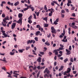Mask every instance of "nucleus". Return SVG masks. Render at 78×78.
I'll return each mask as SVG.
<instances>
[{
    "label": "nucleus",
    "mask_w": 78,
    "mask_h": 78,
    "mask_svg": "<svg viewBox=\"0 0 78 78\" xmlns=\"http://www.w3.org/2000/svg\"><path fill=\"white\" fill-rule=\"evenodd\" d=\"M22 16L23 15L22 13H19L18 14V17L20 18L19 20L17 21V23H20L22 24Z\"/></svg>",
    "instance_id": "f257e3e1"
},
{
    "label": "nucleus",
    "mask_w": 78,
    "mask_h": 78,
    "mask_svg": "<svg viewBox=\"0 0 78 78\" xmlns=\"http://www.w3.org/2000/svg\"><path fill=\"white\" fill-rule=\"evenodd\" d=\"M51 32L52 33H54V34H56V30L55 29L54 27H51Z\"/></svg>",
    "instance_id": "f03ea898"
},
{
    "label": "nucleus",
    "mask_w": 78,
    "mask_h": 78,
    "mask_svg": "<svg viewBox=\"0 0 78 78\" xmlns=\"http://www.w3.org/2000/svg\"><path fill=\"white\" fill-rule=\"evenodd\" d=\"M3 20L4 23L3 22L2 23V25L3 26H4V27H6V23H8V22L4 20Z\"/></svg>",
    "instance_id": "7ed1b4c3"
},
{
    "label": "nucleus",
    "mask_w": 78,
    "mask_h": 78,
    "mask_svg": "<svg viewBox=\"0 0 78 78\" xmlns=\"http://www.w3.org/2000/svg\"><path fill=\"white\" fill-rule=\"evenodd\" d=\"M16 24L15 23H13L12 25V29H13L16 27Z\"/></svg>",
    "instance_id": "20e7f679"
},
{
    "label": "nucleus",
    "mask_w": 78,
    "mask_h": 78,
    "mask_svg": "<svg viewBox=\"0 0 78 78\" xmlns=\"http://www.w3.org/2000/svg\"><path fill=\"white\" fill-rule=\"evenodd\" d=\"M33 43V40H28L27 41V45H28V44H31Z\"/></svg>",
    "instance_id": "39448f33"
},
{
    "label": "nucleus",
    "mask_w": 78,
    "mask_h": 78,
    "mask_svg": "<svg viewBox=\"0 0 78 78\" xmlns=\"http://www.w3.org/2000/svg\"><path fill=\"white\" fill-rule=\"evenodd\" d=\"M66 51L67 52V55H70L71 53L70 51L68 50L67 49H66Z\"/></svg>",
    "instance_id": "423d86ee"
},
{
    "label": "nucleus",
    "mask_w": 78,
    "mask_h": 78,
    "mask_svg": "<svg viewBox=\"0 0 78 78\" xmlns=\"http://www.w3.org/2000/svg\"><path fill=\"white\" fill-rule=\"evenodd\" d=\"M37 61L38 62H41V58L38 57V58L37 59Z\"/></svg>",
    "instance_id": "0eeeda50"
},
{
    "label": "nucleus",
    "mask_w": 78,
    "mask_h": 78,
    "mask_svg": "<svg viewBox=\"0 0 78 78\" xmlns=\"http://www.w3.org/2000/svg\"><path fill=\"white\" fill-rule=\"evenodd\" d=\"M0 61H3L4 62H6V58L5 57L3 59H0Z\"/></svg>",
    "instance_id": "6e6552de"
},
{
    "label": "nucleus",
    "mask_w": 78,
    "mask_h": 78,
    "mask_svg": "<svg viewBox=\"0 0 78 78\" xmlns=\"http://www.w3.org/2000/svg\"><path fill=\"white\" fill-rule=\"evenodd\" d=\"M41 33V32H40V31H37L36 34L35 35H36V36H38V35H39V34H40V33Z\"/></svg>",
    "instance_id": "1a4fd4ad"
},
{
    "label": "nucleus",
    "mask_w": 78,
    "mask_h": 78,
    "mask_svg": "<svg viewBox=\"0 0 78 78\" xmlns=\"http://www.w3.org/2000/svg\"><path fill=\"white\" fill-rule=\"evenodd\" d=\"M18 51H19V53H23V51H25V49H19Z\"/></svg>",
    "instance_id": "9d476101"
},
{
    "label": "nucleus",
    "mask_w": 78,
    "mask_h": 78,
    "mask_svg": "<svg viewBox=\"0 0 78 78\" xmlns=\"http://www.w3.org/2000/svg\"><path fill=\"white\" fill-rule=\"evenodd\" d=\"M51 11H52V12H55V10L52 8H51V9H48V11H49L50 12L51 11Z\"/></svg>",
    "instance_id": "9b49d317"
},
{
    "label": "nucleus",
    "mask_w": 78,
    "mask_h": 78,
    "mask_svg": "<svg viewBox=\"0 0 78 78\" xmlns=\"http://www.w3.org/2000/svg\"><path fill=\"white\" fill-rule=\"evenodd\" d=\"M52 14H53V12L52 11H51L50 13H49V16L50 17H51V16H52Z\"/></svg>",
    "instance_id": "f8f14e48"
},
{
    "label": "nucleus",
    "mask_w": 78,
    "mask_h": 78,
    "mask_svg": "<svg viewBox=\"0 0 78 78\" xmlns=\"http://www.w3.org/2000/svg\"><path fill=\"white\" fill-rule=\"evenodd\" d=\"M60 51V49H58L57 50L55 49L54 50V51H53V53H55L56 51Z\"/></svg>",
    "instance_id": "ddd939ff"
},
{
    "label": "nucleus",
    "mask_w": 78,
    "mask_h": 78,
    "mask_svg": "<svg viewBox=\"0 0 78 78\" xmlns=\"http://www.w3.org/2000/svg\"><path fill=\"white\" fill-rule=\"evenodd\" d=\"M68 70H67V73H69L70 72V71H71V69L70 68H68Z\"/></svg>",
    "instance_id": "4468645a"
},
{
    "label": "nucleus",
    "mask_w": 78,
    "mask_h": 78,
    "mask_svg": "<svg viewBox=\"0 0 78 78\" xmlns=\"http://www.w3.org/2000/svg\"><path fill=\"white\" fill-rule=\"evenodd\" d=\"M31 6H32V5H27V8L28 9H30V8L31 9Z\"/></svg>",
    "instance_id": "2eb2a0df"
},
{
    "label": "nucleus",
    "mask_w": 78,
    "mask_h": 78,
    "mask_svg": "<svg viewBox=\"0 0 78 78\" xmlns=\"http://www.w3.org/2000/svg\"><path fill=\"white\" fill-rule=\"evenodd\" d=\"M19 4V2L18 1L17 2H16V3H15L14 5L15 6H17V5H18Z\"/></svg>",
    "instance_id": "dca6fc26"
},
{
    "label": "nucleus",
    "mask_w": 78,
    "mask_h": 78,
    "mask_svg": "<svg viewBox=\"0 0 78 78\" xmlns=\"http://www.w3.org/2000/svg\"><path fill=\"white\" fill-rule=\"evenodd\" d=\"M72 28H74V29H76L77 27V26L74 25V26H73Z\"/></svg>",
    "instance_id": "f3484780"
},
{
    "label": "nucleus",
    "mask_w": 78,
    "mask_h": 78,
    "mask_svg": "<svg viewBox=\"0 0 78 78\" xmlns=\"http://www.w3.org/2000/svg\"><path fill=\"white\" fill-rule=\"evenodd\" d=\"M45 45H48V46H49V45H50V43L49 42H45Z\"/></svg>",
    "instance_id": "a211bd4d"
},
{
    "label": "nucleus",
    "mask_w": 78,
    "mask_h": 78,
    "mask_svg": "<svg viewBox=\"0 0 78 78\" xmlns=\"http://www.w3.org/2000/svg\"><path fill=\"white\" fill-rule=\"evenodd\" d=\"M48 71V69H47V68H46L45 69L44 72V73H46V72H47Z\"/></svg>",
    "instance_id": "6ab92c4d"
},
{
    "label": "nucleus",
    "mask_w": 78,
    "mask_h": 78,
    "mask_svg": "<svg viewBox=\"0 0 78 78\" xmlns=\"http://www.w3.org/2000/svg\"><path fill=\"white\" fill-rule=\"evenodd\" d=\"M68 58H66V59H65V60H64V62H65V63H66V62H67V61H68Z\"/></svg>",
    "instance_id": "aec40b11"
},
{
    "label": "nucleus",
    "mask_w": 78,
    "mask_h": 78,
    "mask_svg": "<svg viewBox=\"0 0 78 78\" xmlns=\"http://www.w3.org/2000/svg\"><path fill=\"white\" fill-rule=\"evenodd\" d=\"M30 9L32 10V11L33 12L34 11V8L33 7H31Z\"/></svg>",
    "instance_id": "412c9836"
},
{
    "label": "nucleus",
    "mask_w": 78,
    "mask_h": 78,
    "mask_svg": "<svg viewBox=\"0 0 78 78\" xmlns=\"http://www.w3.org/2000/svg\"><path fill=\"white\" fill-rule=\"evenodd\" d=\"M14 53L15 52H10V55H14Z\"/></svg>",
    "instance_id": "4be33fe9"
},
{
    "label": "nucleus",
    "mask_w": 78,
    "mask_h": 78,
    "mask_svg": "<svg viewBox=\"0 0 78 78\" xmlns=\"http://www.w3.org/2000/svg\"><path fill=\"white\" fill-rule=\"evenodd\" d=\"M66 73H67V71H65L64 72V75H67V74Z\"/></svg>",
    "instance_id": "5701e85b"
},
{
    "label": "nucleus",
    "mask_w": 78,
    "mask_h": 78,
    "mask_svg": "<svg viewBox=\"0 0 78 78\" xmlns=\"http://www.w3.org/2000/svg\"><path fill=\"white\" fill-rule=\"evenodd\" d=\"M44 20H45L46 22H47V17H46L43 18Z\"/></svg>",
    "instance_id": "b1692460"
},
{
    "label": "nucleus",
    "mask_w": 78,
    "mask_h": 78,
    "mask_svg": "<svg viewBox=\"0 0 78 78\" xmlns=\"http://www.w3.org/2000/svg\"><path fill=\"white\" fill-rule=\"evenodd\" d=\"M62 41L64 42H67V39H66L65 40L64 39L62 40Z\"/></svg>",
    "instance_id": "393cba45"
},
{
    "label": "nucleus",
    "mask_w": 78,
    "mask_h": 78,
    "mask_svg": "<svg viewBox=\"0 0 78 78\" xmlns=\"http://www.w3.org/2000/svg\"><path fill=\"white\" fill-rule=\"evenodd\" d=\"M5 20H9V19H8V18L6 17L5 18L3 19Z\"/></svg>",
    "instance_id": "a878e982"
},
{
    "label": "nucleus",
    "mask_w": 78,
    "mask_h": 78,
    "mask_svg": "<svg viewBox=\"0 0 78 78\" xmlns=\"http://www.w3.org/2000/svg\"><path fill=\"white\" fill-rule=\"evenodd\" d=\"M19 73V71H15L13 72V74H14L15 73Z\"/></svg>",
    "instance_id": "bb28decb"
},
{
    "label": "nucleus",
    "mask_w": 78,
    "mask_h": 78,
    "mask_svg": "<svg viewBox=\"0 0 78 78\" xmlns=\"http://www.w3.org/2000/svg\"><path fill=\"white\" fill-rule=\"evenodd\" d=\"M34 39L36 41H38V37H35L34 38Z\"/></svg>",
    "instance_id": "cd10ccee"
},
{
    "label": "nucleus",
    "mask_w": 78,
    "mask_h": 78,
    "mask_svg": "<svg viewBox=\"0 0 78 78\" xmlns=\"http://www.w3.org/2000/svg\"><path fill=\"white\" fill-rule=\"evenodd\" d=\"M44 9L45 10H47V5H45L44 6Z\"/></svg>",
    "instance_id": "c85d7f7f"
},
{
    "label": "nucleus",
    "mask_w": 78,
    "mask_h": 78,
    "mask_svg": "<svg viewBox=\"0 0 78 78\" xmlns=\"http://www.w3.org/2000/svg\"><path fill=\"white\" fill-rule=\"evenodd\" d=\"M32 19V16L31 15L29 17L28 19L29 20H31Z\"/></svg>",
    "instance_id": "c756f323"
},
{
    "label": "nucleus",
    "mask_w": 78,
    "mask_h": 78,
    "mask_svg": "<svg viewBox=\"0 0 78 78\" xmlns=\"http://www.w3.org/2000/svg\"><path fill=\"white\" fill-rule=\"evenodd\" d=\"M70 61L72 62H73V58H71L70 59Z\"/></svg>",
    "instance_id": "7c9ffc66"
},
{
    "label": "nucleus",
    "mask_w": 78,
    "mask_h": 78,
    "mask_svg": "<svg viewBox=\"0 0 78 78\" xmlns=\"http://www.w3.org/2000/svg\"><path fill=\"white\" fill-rule=\"evenodd\" d=\"M30 46H29L28 47H27L26 48V50H28L29 49H30Z\"/></svg>",
    "instance_id": "2f4dec72"
},
{
    "label": "nucleus",
    "mask_w": 78,
    "mask_h": 78,
    "mask_svg": "<svg viewBox=\"0 0 78 78\" xmlns=\"http://www.w3.org/2000/svg\"><path fill=\"white\" fill-rule=\"evenodd\" d=\"M3 36H4L5 37H8V35H7V34H6V33L5 34H3Z\"/></svg>",
    "instance_id": "473e14b6"
},
{
    "label": "nucleus",
    "mask_w": 78,
    "mask_h": 78,
    "mask_svg": "<svg viewBox=\"0 0 78 78\" xmlns=\"http://www.w3.org/2000/svg\"><path fill=\"white\" fill-rule=\"evenodd\" d=\"M69 50L71 51L72 50V46H70L69 48Z\"/></svg>",
    "instance_id": "72a5a7b5"
},
{
    "label": "nucleus",
    "mask_w": 78,
    "mask_h": 78,
    "mask_svg": "<svg viewBox=\"0 0 78 78\" xmlns=\"http://www.w3.org/2000/svg\"><path fill=\"white\" fill-rule=\"evenodd\" d=\"M44 27H48V24H44Z\"/></svg>",
    "instance_id": "f704fd0d"
},
{
    "label": "nucleus",
    "mask_w": 78,
    "mask_h": 78,
    "mask_svg": "<svg viewBox=\"0 0 78 78\" xmlns=\"http://www.w3.org/2000/svg\"><path fill=\"white\" fill-rule=\"evenodd\" d=\"M34 18L35 19H36V14H34Z\"/></svg>",
    "instance_id": "c9c22d12"
},
{
    "label": "nucleus",
    "mask_w": 78,
    "mask_h": 78,
    "mask_svg": "<svg viewBox=\"0 0 78 78\" xmlns=\"http://www.w3.org/2000/svg\"><path fill=\"white\" fill-rule=\"evenodd\" d=\"M40 53L42 55H44V52H40Z\"/></svg>",
    "instance_id": "e433bc0d"
},
{
    "label": "nucleus",
    "mask_w": 78,
    "mask_h": 78,
    "mask_svg": "<svg viewBox=\"0 0 78 78\" xmlns=\"http://www.w3.org/2000/svg\"><path fill=\"white\" fill-rule=\"evenodd\" d=\"M2 16V17H5V13H3Z\"/></svg>",
    "instance_id": "4c0bfd02"
},
{
    "label": "nucleus",
    "mask_w": 78,
    "mask_h": 78,
    "mask_svg": "<svg viewBox=\"0 0 78 78\" xmlns=\"http://www.w3.org/2000/svg\"><path fill=\"white\" fill-rule=\"evenodd\" d=\"M55 55H58V52L57 51L55 52Z\"/></svg>",
    "instance_id": "58836bf2"
},
{
    "label": "nucleus",
    "mask_w": 78,
    "mask_h": 78,
    "mask_svg": "<svg viewBox=\"0 0 78 78\" xmlns=\"http://www.w3.org/2000/svg\"><path fill=\"white\" fill-rule=\"evenodd\" d=\"M36 27L37 28H40V27H41V26H40V25H37Z\"/></svg>",
    "instance_id": "ea45409f"
},
{
    "label": "nucleus",
    "mask_w": 78,
    "mask_h": 78,
    "mask_svg": "<svg viewBox=\"0 0 78 78\" xmlns=\"http://www.w3.org/2000/svg\"><path fill=\"white\" fill-rule=\"evenodd\" d=\"M75 7H73L72 8H71V10L72 11L73 10H74V9H75Z\"/></svg>",
    "instance_id": "a19ab883"
},
{
    "label": "nucleus",
    "mask_w": 78,
    "mask_h": 78,
    "mask_svg": "<svg viewBox=\"0 0 78 78\" xmlns=\"http://www.w3.org/2000/svg\"><path fill=\"white\" fill-rule=\"evenodd\" d=\"M52 2H53V3H55V4H56V5H58V2H57L53 1H52Z\"/></svg>",
    "instance_id": "79ce46f5"
},
{
    "label": "nucleus",
    "mask_w": 78,
    "mask_h": 78,
    "mask_svg": "<svg viewBox=\"0 0 78 78\" xmlns=\"http://www.w3.org/2000/svg\"><path fill=\"white\" fill-rule=\"evenodd\" d=\"M37 69H38V70H40L41 69V66H38L37 67Z\"/></svg>",
    "instance_id": "37998d69"
},
{
    "label": "nucleus",
    "mask_w": 78,
    "mask_h": 78,
    "mask_svg": "<svg viewBox=\"0 0 78 78\" xmlns=\"http://www.w3.org/2000/svg\"><path fill=\"white\" fill-rule=\"evenodd\" d=\"M48 54H49V56H51V55H52V54H53L52 53H51V52H49L48 53Z\"/></svg>",
    "instance_id": "c03bdc74"
},
{
    "label": "nucleus",
    "mask_w": 78,
    "mask_h": 78,
    "mask_svg": "<svg viewBox=\"0 0 78 78\" xmlns=\"http://www.w3.org/2000/svg\"><path fill=\"white\" fill-rule=\"evenodd\" d=\"M28 22L30 24L31 23H32V21H31V20H29L28 21Z\"/></svg>",
    "instance_id": "a18cd8bd"
},
{
    "label": "nucleus",
    "mask_w": 78,
    "mask_h": 78,
    "mask_svg": "<svg viewBox=\"0 0 78 78\" xmlns=\"http://www.w3.org/2000/svg\"><path fill=\"white\" fill-rule=\"evenodd\" d=\"M30 30H34V29L33 28V27L31 26L30 27Z\"/></svg>",
    "instance_id": "49530a36"
},
{
    "label": "nucleus",
    "mask_w": 78,
    "mask_h": 78,
    "mask_svg": "<svg viewBox=\"0 0 78 78\" xmlns=\"http://www.w3.org/2000/svg\"><path fill=\"white\" fill-rule=\"evenodd\" d=\"M51 37V34H49V35H48L47 37L49 38V37Z\"/></svg>",
    "instance_id": "de8ad7c7"
},
{
    "label": "nucleus",
    "mask_w": 78,
    "mask_h": 78,
    "mask_svg": "<svg viewBox=\"0 0 78 78\" xmlns=\"http://www.w3.org/2000/svg\"><path fill=\"white\" fill-rule=\"evenodd\" d=\"M59 53H60V54L62 55V51H59Z\"/></svg>",
    "instance_id": "09e8293b"
},
{
    "label": "nucleus",
    "mask_w": 78,
    "mask_h": 78,
    "mask_svg": "<svg viewBox=\"0 0 78 78\" xmlns=\"http://www.w3.org/2000/svg\"><path fill=\"white\" fill-rule=\"evenodd\" d=\"M57 65V62H55L54 63V65L55 66H56Z\"/></svg>",
    "instance_id": "8fccbe9b"
},
{
    "label": "nucleus",
    "mask_w": 78,
    "mask_h": 78,
    "mask_svg": "<svg viewBox=\"0 0 78 78\" xmlns=\"http://www.w3.org/2000/svg\"><path fill=\"white\" fill-rule=\"evenodd\" d=\"M61 12H62V13H63V14H64V13H65V11H64V10H62Z\"/></svg>",
    "instance_id": "3c124183"
},
{
    "label": "nucleus",
    "mask_w": 78,
    "mask_h": 78,
    "mask_svg": "<svg viewBox=\"0 0 78 78\" xmlns=\"http://www.w3.org/2000/svg\"><path fill=\"white\" fill-rule=\"evenodd\" d=\"M65 30H63V33L62 34V36H64V34H65Z\"/></svg>",
    "instance_id": "603ef678"
},
{
    "label": "nucleus",
    "mask_w": 78,
    "mask_h": 78,
    "mask_svg": "<svg viewBox=\"0 0 78 78\" xmlns=\"http://www.w3.org/2000/svg\"><path fill=\"white\" fill-rule=\"evenodd\" d=\"M65 10H66V12H69V9H65Z\"/></svg>",
    "instance_id": "864d4df0"
},
{
    "label": "nucleus",
    "mask_w": 78,
    "mask_h": 78,
    "mask_svg": "<svg viewBox=\"0 0 78 78\" xmlns=\"http://www.w3.org/2000/svg\"><path fill=\"white\" fill-rule=\"evenodd\" d=\"M23 10L24 11H26L27 10H28V8H25L23 9Z\"/></svg>",
    "instance_id": "5fc2aeb1"
},
{
    "label": "nucleus",
    "mask_w": 78,
    "mask_h": 78,
    "mask_svg": "<svg viewBox=\"0 0 78 78\" xmlns=\"http://www.w3.org/2000/svg\"><path fill=\"white\" fill-rule=\"evenodd\" d=\"M2 4H6V2L5 1H2Z\"/></svg>",
    "instance_id": "6e6d98bb"
},
{
    "label": "nucleus",
    "mask_w": 78,
    "mask_h": 78,
    "mask_svg": "<svg viewBox=\"0 0 78 78\" xmlns=\"http://www.w3.org/2000/svg\"><path fill=\"white\" fill-rule=\"evenodd\" d=\"M71 76V75H70V73H69L68 74V75H67V76H66V77H69V76Z\"/></svg>",
    "instance_id": "4d7b16f0"
},
{
    "label": "nucleus",
    "mask_w": 78,
    "mask_h": 78,
    "mask_svg": "<svg viewBox=\"0 0 78 78\" xmlns=\"http://www.w3.org/2000/svg\"><path fill=\"white\" fill-rule=\"evenodd\" d=\"M33 40V41H32L33 44H35V43H36V41H35L33 40Z\"/></svg>",
    "instance_id": "13d9d810"
},
{
    "label": "nucleus",
    "mask_w": 78,
    "mask_h": 78,
    "mask_svg": "<svg viewBox=\"0 0 78 78\" xmlns=\"http://www.w3.org/2000/svg\"><path fill=\"white\" fill-rule=\"evenodd\" d=\"M69 25L70 27H73V25H72V24L71 23H69Z\"/></svg>",
    "instance_id": "bf43d9fd"
},
{
    "label": "nucleus",
    "mask_w": 78,
    "mask_h": 78,
    "mask_svg": "<svg viewBox=\"0 0 78 78\" xmlns=\"http://www.w3.org/2000/svg\"><path fill=\"white\" fill-rule=\"evenodd\" d=\"M37 16H39V12H38L36 14Z\"/></svg>",
    "instance_id": "052dcab7"
},
{
    "label": "nucleus",
    "mask_w": 78,
    "mask_h": 78,
    "mask_svg": "<svg viewBox=\"0 0 78 78\" xmlns=\"http://www.w3.org/2000/svg\"><path fill=\"white\" fill-rule=\"evenodd\" d=\"M54 23L55 25H57L58 24V23L56 21H54Z\"/></svg>",
    "instance_id": "680f3d73"
},
{
    "label": "nucleus",
    "mask_w": 78,
    "mask_h": 78,
    "mask_svg": "<svg viewBox=\"0 0 78 78\" xmlns=\"http://www.w3.org/2000/svg\"><path fill=\"white\" fill-rule=\"evenodd\" d=\"M60 47H62V48H64V45H62V44H60Z\"/></svg>",
    "instance_id": "e2e57ef3"
},
{
    "label": "nucleus",
    "mask_w": 78,
    "mask_h": 78,
    "mask_svg": "<svg viewBox=\"0 0 78 78\" xmlns=\"http://www.w3.org/2000/svg\"><path fill=\"white\" fill-rule=\"evenodd\" d=\"M68 3H69V4H70H70H71V3H72V1H68Z\"/></svg>",
    "instance_id": "0e129e2a"
},
{
    "label": "nucleus",
    "mask_w": 78,
    "mask_h": 78,
    "mask_svg": "<svg viewBox=\"0 0 78 78\" xmlns=\"http://www.w3.org/2000/svg\"><path fill=\"white\" fill-rule=\"evenodd\" d=\"M72 16H73V17H75L76 15L75 13H73L72 14Z\"/></svg>",
    "instance_id": "69168bd1"
},
{
    "label": "nucleus",
    "mask_w": 78,
    "mask_h": 78,
    "mask_svg": "<svg viewBox=\"0 0 78 78\" xmlns=\"http://www.w3.org/2000/svg\"><path fill=\"white\" fill-rule=\"evenodd\" d=\"M63 68H64V66H62L60 67V68L62 69V70H63Z\"/></svg>",
    "instance_id": "338daca9"
},
{
    "label": "nucleus",
    "mask_w": 78,
    "mask_h": 78,
    "mask_svg": "<svg viewBox=\"0 0 78 78\" xmlns=\"http://www.w3.org/2000/svg\"><path fill=\"white\" fill-rule=\"evenodd\" d=\"M51 5H52V6H54L55 5V3H54V2H53V3L51 2Z\"/></svg>",
    "instance_id": "774afa93"
}]
</instances>
